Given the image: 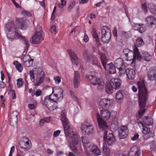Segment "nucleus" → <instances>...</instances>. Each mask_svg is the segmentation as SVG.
<instances>
[{
    "label": "nucleus",
    "mask_w": 156,
    "mask_h": 156,
    "mask_svg": "<svg viewBox=\"0 0 156 156\" xmlns=\"http://www.w3.org/2000/svg\"><path fill=\"white\" fill-rule=\"evenodd\" d=\"M61 120L63 126L64 131L66 136L71 139L70 147L72 150L75 153L78 154V150L76 145L78 144V135L75 133L71 132L70 131V125L69 122L66 117V114L64 112H62L61 115Z\"/></svg>",
    "instance_id": "nucleus-1"
},
{
    "label": "nucleus",
    "mask_w": 156,
    "mask_h": 156,
    "mask_svg": "<svg viewBox=\"0 0 156 156\" xmlns=\"http://www.w3.org/2000/svg\"><path fill=\"white\" fill-rule=\"evenodd\" d=\"M5 27L9 32H11V33L14 34L11 35L9 33L7 34V38L11 41L20 38L22 41L25 45V51H27L28 50L30 46L28 40L22 36L20 31H18L14 24V21H12L8 23L5 24Z\"/></svg>",
    "instance_id": "nucleus-2"
},
{
    "label": "nucleus",
    "mask_w": 156,
    "mask_h": 156,
    "mask_svg": "<svg viewBox=\"0 0 156 156\" xmlns=\"http://www.w3.org/2000/svg\"><path fill=\"white\" fill-rule=\"evenodd\" d=\"M137 84L139 90L138 103L140 108L138 114L140 119L141 118L145 112V109L144 108L146 105L148 94L144 80L138 81Z\"/></svg>",
    "instance_id": "nucleus-3"
},
{
    "label": "nucleus",
    "mask_w": 156,
    "mask_h": 156,
    "mask_svg": "<svg viewBox=\"0 0 156 156\" xmlns=\"http://www.w3.org/2000/svg\"><path fill=\"white\" fill-rule=\"evenodd\" d=\"M29 75L31 81L33 82H35V85L36 86L42 84L45 76L44 72L40 68H36L34 72L33 70H30Z\"/></svg>",
    "instance_id": "nucleus-4"
},
{
    "label": "nucleus",
    "mask_w": 156,
    "mask_h": 156,
    "mask_svg": "<svg viewBox=\"0 0 156 156\" xmlns=\"http://www.w3.org/2000/svg\"><path fill=\"white\" fill-rule=\"evenodd\" d=\"M52 96L53 95L52 94L46 96L45 97L44 100L41 101L42 104L46 106L49 110L50 108L51 110L57 108V101L55 100V98H52Z\"/></svg>",
    "instance_id": "nucleus-5"
},
{
    "label": "nucleus",
    "mask_w": 156,
    "mask_h": 156,
    "mask_svg": "<svg viewBox=\"0 0 156 156\" xmlns=\"http://www.w3.org/2000/svg\"><path fill=\"white\" fill-rule=\"evenodd\" d=\"M99 55H100V59L102 65L105 69L108 71L110 74L115 73H116L115 67L113 64L109 63L106 65L107 62V58L105 55L99 51Z\"/></svg>",
    "instance_id": "nucleus-6"
},
{
    "label": "nucleus",
    "mask_w": 156,
    "mask_h": 156,
    "mask_svg": "<svg viewBox=\"0 0 156 156\" xmlns=\"http://www.w3.org/2000/svg\"><path fill=\"white\" fill-rule=\"evenodd\" d=\"M133 50V62L135 63V61L136 60L140 61L141 59H143L147 61H150L151 60L152 56L147 52H143L142 55L141 56L139 52L138 49L136 46L134 47Z\"/></svg>",
    "instance_id": "nucleus-7"
},
{
    "label": "nucleus",
    "mask_w": 156,
    "mask_h": 156,
    "mask_svg": "<svg viewBox=\"0 0 156 156\" xmlns=\"http://www.w3.org/2000/svg\"><path fill=\"white\" fill-rule=\"evenodd\" d=\"M96 75V73H91L90 74H87L86 77L92 85H98L101 88H102L104 84V80L101 78L97 77Z\"/></svg>",
    "instance_id": "nucleus-8"
},
{
    "label": "nucleus",
    "mask_w": 156,
    "mask_h": 156,
    "mask_svg": "<svg viewBox=\"0 0 156 156\" xmlns=\"http://www.w3.org/2000/svg\"><path fill=\"white\" fill-rule=\"evenodd\" d=\"M101 39L104 43H108L110 41L111 36L110 30L108 27L104 26L101 28Z\"/></svg>",
    "instance_id": "nucleus-9"
},
{
    "label": "nucleus",
    "mask_w": 156,
    "mask_h": 156,
    "mask_svg": "<svg viewBox=\"0 0 156 156\" xmlns=\"http://www.w3.org/2000/svg\"><path fill=\"white\" fill-rule=\"evenodd\" d=\"M27 51H25V46H24V51L23 55L22 56L21 59L23 62V65L24 66L27 67H29L32 66L34 60L30 57V56L28 54H27Z\"/></svg>",
    "instance_id": "nucleus-10"
},
{
    "label": "nucleus",
    "mask_w": 156,
    "mask_h": 156,
    "mask_svg": "<svg viewBox=\"0 0 156 156\" xmlns=\"http://www.w3.org/2000/svg\"><path fill=\"white\" fill-rule=\"evenodd\" d=\"M31 141L29 139L26 137H24L19 142L20 147L24 151H27L31 147Z\"/></svg>",
    "instance_id": "nucleus-11"
},
{
    "label": "nucleus",
    "mask_w": 156,
    "mask_h": 156,
    "mask_svg": "<svg viewBox=\"0 0 156 156\" xmlns=\"http://www.w3.org/2000/svg\"><path fill=\"white\" fill-rule=\"evenodd\" d=\"M44 39L43 32H36L30 40V42L34 44H38L41 43Z\"/></svg>",
    "instance_id": "nucleus-12"
},
{
    "label": "nucleus",
    "mask_w": 156,
    "mask_h": 156,
    "mask_svg": "<svg viewBox=\"0 0 156 156\" xmlns=\"http://www.w3.org/2000/svg\"><path fill=\"white\" fill-rule=\"evenodd\" d=\"M108 134V132L106 131L104 133L103 136L104 140L107 141L108 145L110 146L116 142V139L112 133H109Z\"/></svg>",
    "instance_id": "nucleus-13"
},
{
    "label": "nucleus",
    "mask_w": 156,
    "mask_h": 156,
    "mask_svg": "<svg viewBox=\"0 0 156 156\" xmlns=\"http://www.w3.org/2000/svg\"><path fill=\"white\" fill-rule=\"evenodd\" d=\"M114 101L108 98H103L99 101L100 107L103 108H109L112 107Z\"/></svg>",
    "instance_id": "nucleus-14"
},
{
    "label": "nucleus",
    "mask_w": 156,
    "mask_h": 156,
    "mask_svg": "<svg viewBox=\"0 0 156 156\" xmlns=\"http://www.w3.org/2000/svg\"><path fill=\"white\" fill-rule=\"evenodd\" d=\"M96 117L99 128L104 131V132H107L109 129L106 122L101 119L99 113H97Z\"/></svg>",
    "instance_id": "nucleus-15"
},
{
    "label": "nucleus",
    "mask_w": 156,
    "mask_h": 156,
    "mask_svg": "<svg viewBox=\"0 0 156 156\" xmlns=\"http://www.w3.org/2000/svg\"><path fill=\"white\" fill-rule=\"evenodd\" d=\"M115 66L119 71V75H121L124 73L125 69L123 66V62L121 58H118L114 62Z\"/></svg>",
    "instance_id": "nucleus-16"
},
{
    "label": "nucleus",
    "mask_w": 156,
    "mask_h": 156,
    "mask_svg": "<svg viewBox=\"0 0 156 156\" xmlns=\"http://www.w3.org/2000/svg\"><path fill=\"white\" fill-rule=\"evenodd\" d=\"M52 93L55 97V100L57 101L58 99H62L63 97V90L59 87H55L52 88Z\"/></svg>",
    "instance_id": "nucleus-17"
},
{
    "label": "nucleus",
    "mask_w": 156,
    "mask_h": 156,
    "mask_svg": "<svg viewBox=\"0 0 156 156\" xmlns=\"http://www.w3.org/2000/svg\"><path fill=\"white\" fill-rule=\"evenodd\" d=\"M81 129L83 133L85 132L88 135L91 134L93 131V127L91 124H86L85 123H82L81 124Z\"/></svg>",
    "instance_id": "nucleus-18"
},
{
    "label": "nucleus",
    "mask_w": 156,
    "mask_h": 156,
    "mask_svg": "<svg viewBox=\"0 0 156 156\" xmlns=\"http://www.w3.org/2000/svg\"><path fill=\"white\" fill-rule=\"evenodd\" d=\"M119 137L120 139L126 137L129 133V129L126 126H121L119 131Z\"/></svg>",
    "instance_id": "nucleus-19"
},
{
    "label": "nucleus",
    "mask_w": 156,
    "mask_h": 156,
    "mask_svg": "<svg viewBox=\"0 0 156 156\" xmlns=\"http://www.w3.org/2000/svg\"><path fill=\"white\" fill-rule=\"evenodd\" d=\"M82 141L83 144V146L85 148V153L87 156H92L91 153V149L92 147V145L91 143L88 141H85V139H84L82 137Z\"/></svg>",
    "instance_id": "nucleus-20"
},
{
    "label": "nucleus",
    "mask_w": 156,
    "mask_h": 156,
    "mask_svg": "<svg viewBox=\"0 0 156 156\" xmlns=\"http://www.w3.org/2000/svg\"><path fill=\"white\" fill-rule=\"evenodd\" d=\"M80 81L79 73L78 71H75L73 83L75 88H77L80 85Z\"/></svg>",
    "instance_id": "nucleus-21"
},
{
    "label": "nucleus",
    "mask_w": 156,
    "mask_h": 156,
    "mask_svg": "<svg viewBox=\"0 0 156 156\" xmlns=\"http://www.w3.org/2000/svg\"><path fill=\"white\" fill-rule=\"evenodd\" d=\"M141 154L140 149L138 147L133 146L131 147L129 152L128 156H139Z\"/></svg>",
    "instance_id": "nucleus-22"
},
{
    "label": "nucleus",
    "mask_w": 156,
    "mask_h": 156,
    "mask_svg": "<svg viewBox=\"0 0 156 156\" xmlns=\"http://www.w3.org/2000/svg\"><path fill=\"white\" fill-rule=\"evenodd\" d=\"M19 113L17 111L12 112L10 115V124L12 126H13L17 123V116Z\"/></svg>",
    "instance_id": "nucleus-23"
},
{
    "label": "nucleus",
    "mask_w": 156,
    "mask_h": 156,
    "mask_svg": "<svg viewBox=\"0 0 156 156\" xmlns=\"http://www.w3.org/2000/svg\"><path fill=\"white\" fill-rule=\"evenodd\" d=\"M16 22L19 27L21 29H25L27 27V25L26 24L27 23V22L24 18L19 19L18 18H16Z\"/></svg>",
    "instance_id": "nucleus-24"
},
{
    "label": "nucleus",
    "mask_w": 156,
    "mask_h": 156,
    "mask_svg": "<svg viewBox=\"0 0 156 156\" xmlns=\"http://www.w3.org/2000/svg\"><path fill=\"white\" fill-rule=\"evenodd\" d=\"M115 89L120 88L121 85V81L119 78H113L111 79L109 83Z\"/></svg>",
    "instance_id": "nucleus-25"
},
{
    "label": "nucleus",
    "mask_w": 156,
    "mask_h": 156,
    "mask_svg": "<svg viewBox=\"0 0 156 156\" xmlns=\"http://www.w3.org/2000/svg\"><path fill=\"white\" fill-rule=\"evenodd\" d=\"M87 62L94 65H97L98 66L101 68V66L98 65V60L97 57L93 55H90L87 56Z\"/></svg>",
    "instance_id": "nucleus-26"
},
{
    "label": "nucleus",
    "mask_w": 156,
    "mask_h": 156,
    "mask_svg": "<svg viewBox=\"0 0 156 156\" xmlns=\"http://www.w3.org/2000/svg\"><path fill=\"white\" fill-rule=\"evenodd\" d=\"M68 52L70 56L71 61L74 65L73 67H76L79 65L78 60L76 55L73 51L70 50L68 51Z\"/></svg>",
    "instance_id": "nucleus-27"
},
{
    "label": "nucleus",
    "mask_w": 156,
    "mask_h": 156,
    "mask_svg": "<svg viewBox=\"0 0 156 156\" xmlns=\"http://www.w3.org/2000/svg\"><path fill=\"white\" fill-rule=\"evenodd\" d=\"M156 75V68L152 67L147 72L148 79L150 80H154Z\"/></svg>",
    "instance_id": "nucleus-28"
},
{
    "label": "nucleus",
    "mask_w": 156,
    "mask_h": 156,
    "mask_svg": "<svg viewBox=\"0 0 156 156\" xmlns=\"http://www.w3.org/2000/svg\"><path fill=\"white\" fill-rule=\"evenodd\" d=\"M126 72L128 78L130 80H133L135 77L136 73L134 69L128 68L125 70L124 73Z\"/></svg>",
    "instance_id": "nucleus-29"
},
{
    "label": "nucleus",
    "mask_w": 156,
    "mask_h": 156,
    "mask_svg": "<svg viewBox=\"0 0 156 156\" xmlns=\"http://www.w3.org/2000/svg\"><path fill=\"white\" fill-rule=\"evenodd\" d=\"M100 114L103 119L107 120L110 118L111 113L108 109L103 108L100 111Z\"/></svg>",
    "instance_id": "nucleus-30"
},
{
    "label": "nucleus",
    "mask_w": 156,
    "mask_h": 156,
    "mask_svg": "<svg viewBox=\"0 0 156 156\" xmlns=\"http://www.w3.org/2000/svg\"><path fill=\"white\" fill-rule=\"evenodd\" d=\"M92 36L93 38L95 39L97 49L98 50L99 47L101 45V44L99 41L98 36L96 33V30L94 28L92 29Z\"/></svg>",
    "instance_id": "nucleus-31"
},
{
    "label": "nucleus",
    "mask_w": 156,
    "mask_h": 156,
    "mask_svg": "<svg viewBox=\"0 0 156 156\" xmlns=\"http://www.w3.org/2000/svg\"><path fill=\"white\" fill-rule=\"evenodd\" d=\"M134 51V50H133ZM123 52L125 54V56L126 58L128 60H131L133 59V53L132 51H130L127 48L124 49L123 51Z\"/></svg>",
    "instance_id": "nucleus-32"
},
{
    "label": "nucleus",
    "mask_w": 156,
    "mask_h": 156,
    "mask_svg": "<svg viewBox=\"0 0 156 156\" xmlns=\"http://www.w3.org/2000/svg\"><path fill=\"white\" fill-rule=\"evenodd\" d=\"M134 29L140 33H144L146 30V27L143 24H136L134 27Z\"/></svg>",
    "instance_id": "nucleus-33"
},
{
    "label": "nucleus",
    "mask_w": 156,
    "mask_h": 156,
    "mask_svg": "<svg viewBox=\"0 0 156 156\" xmlns=\"http://www.w3.org/2000/svg\"><path fill=\"white\" fill-rule=\"evenodd\" d=\"M141 7L144 10H156V6L152 3H149L147 5L144 3L142 5Z\"/></svg>",
    "instance_id": "nucleus-34"
},
{
    "label": "nucleus",
    "mask_w": 156,
    "mask_h": 156,
    "mask_svg": "<svg viewBox=\"0 0 156 156\" xmlns=\"http://www.w3.org/2000/svg\"><path fill=\"white\" fill-rule=\"evenodd\" d=\"M148 25L155 26L156 25V20L155 18L151 16H147L145 19Z\"/></svg>",
    "instance_id": "nucleus-35"
},
{
    "label": "nucleus",
    "mask_w": 156,
    "mask_h": 156,
    "mask_svg": "<svg viewBox=\"0 0 156 156\" xmlns=\"http://www.w3.org/2000/svg\"><path fill=\"white\" fill-rule=\"evenodd\" d=\"M92 152L94 156H98L101 154V152L99 148L96 145H93L91 149V152Z\"/></svg>",
    "instance_id": "nucleus-36"
},
{
    "label": "nucleus",
    "mask_w": 156,
    "mask_h": 156,
    "mask_svg": "<svg viewBox=\"0 0 156 156\" xmlns=\"http://www.w3.org/2000/svg\"><path fill=\"white\" fill-rule=\"evenodd\" d=\"M143 122L146 125L150 126L153 124V120L151 118H149L147 116H144L143 119Z\"/></svg>",
    "instance_id": "nucleus-37"
},
{
    "label": "nucleus",
    "mask_w": 156,
    "mask_h": 156,
    "mask_svg": "<svg viewBox=\"0 0 156 156\" xmlns=\"http://www.w3.org/2000/svg\"><path fill=\"white\" fill-rule=\"evenodd\" d=\"M114 88L110 83H108L105 86V91L108 94H111L113 92Z\"/></svg>",
    "instance_id": "nucleus-38"
},
{
    "label": "nucleus",
    "mask_w": 156,
    "mask_h": 156,
    "mask_svg": "<svg viewBox=\"0 0 156 156\" xmlns=\"http://www.w3.org/2000/svg\"><path fill=\"white\" fill-rule=\"evenodd\" d=\"M103 151L104 154L106 156H109L110 154V151L109 148L108 147L106 144H103Z\"/></svg>",
    "instance_id": "nucleus-39"
},
{
    "label": "nucleus",
    "mask_w": 156,
    "mask_h": 156,
    "mask_svg": "<svg viewBox=\"0 0 156 156\" xmlns=\"http://www.w3.org/2000/svg\"><path fill=\"white\" fill-rule=\"evenodd\" d=\"M123 98V95L122 92L120 90L117 92L115 95V98L116 101L118 103L121 102Z\"/></svg>",
    "instance_id": "nucleus-40"
},
{
    "label": "nucleus",
    "mask_w": 156,
    "mask_h": 156,
    "mask_svg": "<svg viewBox=\"0 0 156 156\" xmlns=\"http://www.w3.org/2000/svg\"><path fill=\"white\" fill-rule=\"evenodd\" d=\"M13 64L15 66L16 68L20 72H22L23 69V66L18 61H14Z\"/></svg>",
    "instance_id": "nucleus-41"
},
{
    "label": "nucleus",
    "mask_w": 156,
    "mask_h": 156,
    "mask_svg": "<svg viewBox=\"0 0 156 156\" xmlns=\"http://www.w3.org/2000/svg\"><path fill=\"white\" fill-rule=\"evenodd\" d=\"M144 44V42L142 38L138 37L136 41V45L138 47H140Z\"/></svg>",
    "instance_id": "nucleus-42"
},
{
    "label": "nucleus",
    "mask_w": 156,
    "mask_h": 156,
    "mask_svg": "<svg viewBox=\"0 0 156 156\" xmlns=\"http://www.w3.org/2000/svg\"><path fill=\"white\" fill-rule=\"evenodd\" d=\"M150 132V130L149 128L146 126H143L142 130V133L143 134L147 135L149 134Z\"/></svg>",
    "instance_id": "nucleus-43"
},
{
    "label": "nucleus",
    "mask_w": 156,
    "mask_h": 156,
    "mask_svg": "<svg viewBox=\"0 0 156 156\" xmlns=\"http://www.w3.org/2000/svg\"><path fill=\"white\" fill-rule=\"evenodd\" d=\"M17 86L18 87H20L23 84V80L21 78L17 79Z\"/></svg>",
    "instance_id": "nucleus-44"
},
{
    "label": "nucleus",
    "mask_w": 156,
    "mask_h": 156,
    "mask_svg": "<svg viewBox=\"0 0 156 156\" xmlns=\"http://www.w3.org/2000/svg\"><path fill=\"white\" fill-rule=\"evenodd\" d=\"M70 94L72 98L74 99L76 101L79 103V101L78 98L75 95V93L71 90L70 91Z\"/></svg>",
    "instance_id": "nucleus-45"
},
{
    "label": "nucleus",
    "mask_w": 156,
    "mask_h": 156,
    "mask_svg": "<svg viewBox=\"0 0 156 156\" xmlns=\"http://www.w3.org/2000/svg\"><path fill=\"white\" fill-rule=\"evenodd\" d=\"M22 14L24 16H31L32 15V13L27 11V10H23L22 12Z\"/></svg>",
    "instance_id": "nucleus-46"
},
{
    "label": "nucleus",
    "mask_w": 156,
    "mask_h": 156,
    "mask_svg": "<svg viewBox=\"0 0 156 156\" xmlns=\"http://www.w3.org/2000/svg\"><path fill=\"white\" fill-rule=\"evenodd\" d=\"M61 4H58V7L60 8H62L63 6L65 5H66V0H61Z\"/></svg>",
    "instance_id": "nucleus-47"
},
{
    "label": "nucleus",
    "mask_w": 156,
    "mask_h": 156,
    "mask_svg": "<svg viewBox=\"0 0 156 156\" xmlns=\"http://www.w3.org/2000/svg\"><path fill=\"white\" fill-rule=\"evenodd\" d=\"M42 93V91L40 89H37L35 91L34 95H35L36 97H38L41 95Z\"/></svg>",
    "instance_id": "nucleus-48"
},
{
    "label": "nucleus",
    "mask_w": 156,
    "mask_h": 156,
    "mask_svg": "<svg viewBox=\"0 0 156 156\" xmlns=\"http://www.w3.org/2000/svg\"><path fill=\"white\" fill-rule=\"evenodd\" d=\"M50 30L51 32L56 34V26L55 25H52L50 28Z\"/></svg>",
    "instance_id": "nucleus-49"
},
{
    "label": "nucleus",
    "mask_w": 156,
    "mask_h": 156,
    "mask_svg": "<svg viewBox=\"0 0 156 156\" xmlns=\"http://www.w3.org/2000/svg\"><path fill=\"white\" fill-rule=\"evenodd\" d=\"M54 79L55 83L57 84H58L61 81V78L58 76L55 77H54Z\"/></svg>",
    "instance_id": "nucleus-50"
},
{
    "label": "nucleus",
    "mask_w": 156,
    "mask_h": 156,
    "mask_svg": "<svg viewBox=\"0 0 156 156\" xmlns=\"http://www.w3.org/2000/svg\"><path fill=\"white\" fill-rule=\"evenodd\" d=\"M89 37L86 34V31L84 32V35L83 37V40L85 42H87L88 41Z\"/></svg>",
    "instance_id": "nucleus-51"
},
{
    "label": "nucleus",
    "mask_w": 156,
    "mask_h": 156,
    "mask_svg": "<svg viewBox=\"0 0 156 156\" xmlns=\"http://www.w3.org/2000/svg\"><path fill=\"white\" fill-rule=\"evenodd\" d=\"M75 3L74 1L71 2L69 5L68 9H71L75 6Z\"/></svg>",
    "instance_id": "nucleus-52"
},
{
    "label": "nucleus",
    "mask_w": 156,
    "mask_h": 156,
    "mask_svg": "<svg viewBox=\"0 0 156 156\" xmlns=\"http://www.w3.org/2000/svg\"><path fill=\"white\" fill-rule=\"evenodd\" d=\"M10 90H9L10 91H11L12 92V98L13 99H16V94L15 93V91L14 90H11V89H10Z\"/></svg>",
    "instance_id": "nucleus-53"
},
{
    "label": "nucleus",
    "mask_w": 156,
    "mask_h": 156,
    "mask_svg": "<svg viewBox=\"0 0 156 156\" xmlns=\"http://www.w3.org/2000/svg\"><path fill=\"white\" fill-rule=\"evenodd\" d=\"M61 133V131L57 130L55 131L53 133V136L55 137H57Z\"/></svg>",
    "instance_id": "nucleus-54"
},
{
    "label": "nucleus",
    "mask_w": 156,
    "mask_h": 156,
    "mask_svg": "<svg viewBox=\"0 0 156 156\" xmlns=\"http://www.w3.org/2000/svg\"><path fill=\"white\" fill-rule=\"evenodd\" d=\"M8 83L10 89H11L12 84L11 83V77L8 75Z\"/></svg>",
    "instance_id": "nucleus-55"
},
{
    "label": "nucleus",
    "mask_w": 156,
    "mask_h": 156,
    "mask_svg": "<svg viewBox=\"0 0 156 156\" xmlns=\"http://www.w3.org/2000/svg\"><path fill=\"white\" fill-rule=\"evenodd\" d=\"M112 33L114 37H116L117 36V30L116 27L113 28Z\"/></svg>",
    "instance_id": "nucleus-56"
},
{
    "label": "nucleus",
    "mask_w": 156,
    "mask_h": 156,
    "mask_svg": "<svg viewBox=\"0 0 156 156\" xmlns=\"http://www.w3.org/2000/svg\"><path fill=\"white\" fill-rule=\"evenodd\" d=\"M139 137V135L136 133L135 134L133 137L131 138V140H132L135 141Z\"/></svg>",
    "instance_id": "nucleus-57"
},
{
    "label": "nucleus",
    "mask_w": 156,
    "mask_h": 156,
    "mask_svg": "<svg viewBox=\"0 0 156 156\" xmlns=\"http://www.w3.org/2000/svg\"><path fill=\"white\" fill-rule=\"evenodd\" d=\"M15 0H11L12 1L15 5V6L17 8L19 9L20 8V6L17 4V3L15 1Z\"/></svg>",
    "instance_id": "nucleus-58"
},
{
    "label": "nucleus",
    "mask_w": 156,
    "mask_h": 156,
    "mask_svg": "<svg viewBox=\"0 0 156 156\" xmlns=\"http://www.w3.org/2000/svg\"><path fill=\"white\" fill-rule=\"evenodd\" d=\"M35 91V90H33L32 88L30 89L29 90V92L31 94L32 96H34V95Z\"/></svg>",
    "instance_id": "nucleus-59"
},
{
    "label": "nucleus",
    "mask_w": 156,
    "mask_h": 156,
    "mask_svg": "<svg viewBox=\"0 0 156 156\" xmlns=\"http://www.w3.org/2000/svg\"><path fill=\"white\" fill-rule=\"evenodd\" d=\"M5 83L2 81H0V88H5Z\"/></svg>",
    "instance_id": "nucleus-60"
},
{
    "label": "nucleus",
    "mask_w": 156,
    "mask_h": 156,
    "mask_svg": "<svg viewBox=\"0 0 156 156\" xmlns=\"http://www.w3.org/2000/svg\"><path fill=\"white\" fill-rule=\"evenodd\" d=\"M89 0H81L79 1L80 4H84L87 3Z\"/></svg>",
    "instance_id": "nucleus-61"
},
{
    "label": "nucleus",
    "mask_w": 156,
    "mask_h": 156,
    "mask_svg": "<svg viewBox=\"0 0 156 156\" xmlns=\"http://www.w3.org/2000/svg\"><path fill=\"white\" fill-rule=\"evenodd\" d=\"M28 107L30 109H33L34 108V104H30L28 105Z\"/></svg>",
    "instance_id": "nucleus-62"
},
{
    "label": "nucleus",
    "mask_w": 156,
    "mask_h": 156,
    "mask_svg": "<svg viewBox=\"0 0 156 156\" xmlns=\"http://www.w3.org/2000/svg\"><path fill=\"white\" fill-rule=\"evenodd\" d=\"M1 80L3 81L4 80L5 78V76L4 73L2 71L1 72Z\"/></svg>",
    "instance_id": "nucleus-63"
},
{
    "label": "nucleus",
    "mask_w": 156,
    "mask_h": 156,
    "mask_svg": "<svg viewBox=\"0 0 156 156\" xmlns=\"http://www.w3.org/2000/svg\"><path fill=\"white\" fill-rule=\"evenodd\" d=\"M40 4L43 7V9H45V2H44V0L42 2H40Z\"/></svg>",
    "instance_id": "nucleus-64"
}]
</instances>
